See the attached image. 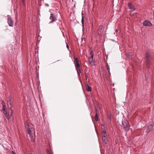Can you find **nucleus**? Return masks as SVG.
<instances>
[{
    "instance_id": "27",
    "label": "nucleus",
    "mask_w": 154,
    "mask_h": 154,
    "mask_svg": "<svg viewBox=\"0 0 154 154\" xmlns=\"http://www.w3.org/2000/svg\"><path fill=\"white\" fill-rule=\"evenodd\" d=\"M66 43V47L68 49L69 48V46H68V44H67V43Z\"/></svg>"
},
{
    "instance_id": "25",
    "label": "nucleus",
    "mask_w": 154,
    "mask_h": 154,
    "mask_svg": "<svg viewBox=\"0 0 154 154\" xmlns=\"http://www.w3.org/2000/svg\"><path fill=\"white\" fill-rule=\"evenodd\" d=\"M118 30L117 29H116V32L114 33L115 34H116V35L117 34V33H118Z\"/></svg>"
},
{
    "instance_id": "20",
    "label": "nucleus",
    "mask_w": 154,
    "mask_h": 154,
    "mask_svg": "<svg viewBox=\"0 0 154 154\" xmlns=\"http://www.w3.org/2000/svg\"><path fill=\"white\" fill-rule=\"evenodd\" d=\"M102 134H103V136H106V131H105V130H103L102 132Z\"/></svg>"
},
{
    "instance_id": "30",
    "label": "nucleus",
    "mask_w": 154,
    "mask_h": 154,
    "mask_svg": "<svg viewBox=\"0 0 154 154\" xmlns=\"http://www.w3.org/2000/svg\"><path fill=\"white\" fill-rule=\"evenodd\" d=\"M126 56H127V57H128V56H129V55L128 54H126Z\"/></svg>"
},
{
    "instance_id": "18",
    "label": "nucleus",
    "mask_w": 154,
    "mask_h": 154,
    "mask_svg": "<svg viewBox=\"0 0 154 154\" xmlns=\"http://www.w3.org/2000/svg\"><path fill=\"white\" fill-rule=\"evenodd\" d=\"M2 104L3 105V108H3L4 109H5V108H6V107H5V103L4 102V101H2Z\"/></svg>"
},
{
    "instance_id": "31",
    "label": "nucleus",
    "mask_w": 154,
    "mask_h": 154,
    "mask_svg": "<svg viewBox=\"0 0 154 154\" xmlns=\"http://www.w3.org/2000/svg\"><path fill=\"white\" fill-rule=\"evenodd\" d=\"M13 154H16L13 151Z\"/></svg>"
},
{
    "instance_id": "21",
    "label": "nucleus",
    "mask_w": 154,
    "mask_h": 154,
    "mask_svg": "<svg viewBox=\"0 0 154 154\" xmlns=\"http://www.w3.org/2000/svg\"><path fill=\"white\" fill-rule=\"evenodd\" d=\"M75 61L76 62V64H78V63H79V61L78 60V59L77 58H75Z\"/></svg>"
},
{
    "instance_id": "15",
    "label": "nucleus",
    "mask_w": 154,
    "mask_h": 154,
    "mask_svg": "<svg viewBox=\"0 0 154 154\" xmlns=\"http://www.w3.org/2000/svg\"><path fill=\"white\" fill-rule=\"evenodd\" d=\"M29 135V137H30V138H31V141L32 142H34V138L33 137V136L32 135V134Z\"/></svg>"
},
{
    "instance_id": "29",
    "label": "nucleus",
    "mask_w": 154,
    "mask_h": 154,
    "mask_svg": "<svg viewBox=\"0 0 154 154\" xmlns=\"http://www.w3.org/2000/svg\"><path fill=\"white\" fill-rule=\"evenodd\" d=\"M11 116H12V110H11Z\"/></svg>"
},
{
    "instance_id": "13",
    "label": "nucleus",
    "mask_w": 154,
    "mask_h": 154,
    "mask_svg": "<svg viewBox=\"0 0 154 154\" xmlns=\"http://www.w3.org/2000/svg\"><path fill=\"white\" fill-rule=\"evenodd\" d=\"M83 14L82 13V26H83L84 25V19L85 18V17L83 15Z\"/></svg>"
},
{
    "instance_id": "9",
    "label": "nucleus",
    "mask_w": 154,
    "mask_h": 154,
    "mask_svg": "<svg viewBox=\"0 0 154 154\" xmlns=\"http://www.w3.org/2000/svg\"><path fill=\"white\" fill-rule=\"evenodd\" d=\"M128 7L131 11L135 10L134 6L132 5V3L131 2L128 3Z\"/></svg>"
},
{
    "instance_id": "3",
    "label": "nucleus",
    "mask_w": 154,
    "mask_h": 154,
    "mask_svg": "<svg viewBox=\"0 0 154 154\" xmlns=\"http://www.w3.org/2000/svg\"><path fill=\"white\" fill-rule=\"evenodd\" d=\"M50 19L52 21L50 23H52L56 21L57 20L56 16L53 13H51L50 14Z\"/></svg>"
},
{
    "instance_id": "14",
    "label": "nucleus",
    "mask_w": 154,
    "mask_h": 154,
    "mask_svg": "<svg viewBox=\"0 0 154 154\" xmlns=\"http://www.w3.org/2000/svg\"><path fill=\"white\" fill-rule=\"evenodd\" d=\"M47 154H53V152L51 149H50V150H48V149H47Z\"/></svg>"
},
{
    "instance_id": "28",
    "label": "nucleus",
    "mask_w": 154,
    "mask_h": 154,
    "mask_svg": "<svg viewBox=\"0 0 154 154\" xmlns=\"http://www.w3.org/2000/svg\"><path fill=\"white\" fill-rule=\"evenodd\" d=\"M45 6H47V7H48L49 6V5L47 4H45Z\"/></svg>"
},
{
    "instance_id": "5",
    "label": "nucleus",
    "mask_w": 154,
    "mask_h": 154,
    "mask_svg": "<svg viewBox=\"0 0 154 154\" xmlns=\"http://www.w3.org/2000/svg\"><path fill=\"white\" fill-rule=\"evenodd\" d=\"M75 67L77 73L79 75V74L81 72L80 69V65L79 63L76 64L75 65Z\"/></svg>"
},
{
    "instance_id": "22",
    "label": "nucleus",
    "mask_w": 154,
    "mask_h": 154,
    "mask_svg": "<svg viewBox=\"0 0 154 154\" xmlns=\"http://www.w3.org/2000/svg\"><path fill=\"white\" fill-rule=\"evenodd\" d=\"M94 53L92 51H91L90 53V55H91V57H93Z\"/></svg>"
},
{
    "instance_id": "7",
    "label": "nucleus",
    "mask_w": 154,
    "mask_h": 154,
    "mask_svg": "<svg viewBox=\"0 0 154 154\" xmlns=\"http://www.w3.org/2000/svg\"><path fill=\"white\" fill-rule=\"evenodd\" d=\"M2 110L3 111V113L5 117L7 118L8 119H10V117L8 114L7 113V112L6 110V108H5V109H4L3 108H2Z\"/></svg>"
},
{
    "instance_id": "24",
    "label": "nucleus",
    "mask_w": 154,
    "mask_h": 154,
    "mask_svg": "<svg viewBox=\"0 0 154 154\" xmlns=\"http://www.w3.org/2000/svg\"><path fill=\"white\" fill-rule=\"evenodd\" d=\"M107 69L108 71L109 72V70H110V69H109V66L108 64H107Z\"/></svg>"
},
{
    "instance_id": "11",
    "label": "nucleus",
    "mask_w": 154,
    "mask_h": 154,
    "mask_svg": "<svg viewBox=\"0 0 154 154\" xmlns=\"http://www.w3.org/2000/svg\"><path fill=\"white\" fill-rule=\"evenodd\" d=\"M103 28V26L102 25H100L99 26V29H98V34H101L102 32H103V31L102 30V29Z\"/></svg>"
},
{
    "instance_id": "26",
    "label": "nucleus",
    "mask_w": 154,
    "mask_h": 154,
    "mask_svg": "<svg viewBox=\"0 0 154 154\" xmlns=\"http://www.w3.org/2000/svg\"><path fill=\"white\" fill-rule=\"evenodd\" d=\"M22 0V3H23V4H25V0Z\"/></svg>"
},
{
    "instance_id": "23",
    "label": "nucleus",
    "mask_w": 154,
    "mask_h": 154,
    "mask_svg": "<svg viewBox=\"0 0 154 154\" xmlns=\"http://www.w3.org/2000/svg\"><path fill=\"white\" fill-rule=\"evenodd\" d=\"M101 128H102V129L103 130H105V127L104 125L103 124H102L101 125Z\"/></svg>"
},
{
    "instance_id": "8",
    "label": "nucleus",
    "mask_w": 154,
    "mask_h": 154,
    "mask_svg": "<svg viewBox=\"0 0 154 154\" xmlns=\"http://www.w3.org/2000/svg\"><path fill=\"white\" fill-rule=\"evenodd\" d=\"M8 23L10 26H12L13 25V20L11 19V18H8Z\"/></svg>"
},
{
    "instance_id": "1",
    "label": "nucleus",
    "mask_w": 154,
    "mask_h": 154,
    "mask_svg": "<svg viewBox=\"0 0 154 154\" xmlns=\"http://www.w3.org/2000/svg\"><path fill=\"white\" fill-rule=\"evenodd\" d=\"M122 122L123 128L126 131H129L130 128L129 126H128L129 122L128 120L125 119H122Z\"/></svg>"
},
{
    "instance_id": "10",
    "label": "nucleus",
    "mask_w": 154,
    "mask_h": 154,
    "mask_svg": "<svg viewBox=\"0 0 154 154\" xmlns=\"http://www.w3.org/2000/svg\"><path fill=\"white\" fill-rule=\"evenodd\" d=\"M102 139L103 142L105 143H106L107 141V138L106 136H103L102 137Z\"/></svg>"
},
{
    "instance_id": "4",
    "label": "nucleus",
    "mask_w": 154,
    "mask_h": 154,
    "mask_svg": "<svg viewBox=\"0 0 154 154\" xmlns=\"http://www.w3.org/2000/svg\"><path fill=\"white\" fill-rule=\"evenodd\" d=\"M143 24L144 26H152V24L150 21L147 20H145Z\"/></svg>"
},
{
    "instance_id": "16",
    "label": "nucleus",
    "mask_w": 154,
    "mask_h": 154,
    "mask_svg": "<svg viewBox=\"0 0 154 154\" xmlns=\"http://www.w3.org/2000/svg\"><path fill=\"white\" fill-rule=\"evenodd\" d=\"M95 119L96 121H98L97 113H96V114L95 116Z\"/></svg>"
},
{
    "instance_id": "2",
    "label": "nucleus",
    "mask_w": 154,
    "mask_h": 154,
    "mask_svg": "<svg viewBox=\"0 0 154 154\" xmlns=\"http://www.w3.org/2000/svg\"><path fill=\"white\" fill-rule=\"evenodd\" d=\"M151 59L150 55L148 53H146V63L148 66L150 65L149 61Z\"/></svg>"
},
{
    "instance_id": "6",
    "label": "nucleus",
    "mask_w": 154,
    "mask_h": 154,
    "mask_svg": "<svg viewBox=\"0 0 154 154\" xmlns=\"http://www.w3.org/2000/svg\"><path fill=\"white\" fill-rule=\"evenodd\" d=\"M153 125H149L147 130L146 131V132L148 134L149 133L152 129Z\"/></svg>"
},
{
    "instance_id": "19",
    "label": "nucleus",
    "mask_w": 154,
    "mask_h": 154,
    "mask_svg": "<svg viewBox=\"0 0 154 154\" xmlns=\"http://www.w3.org/2000/svg\"><path fill=\"white\" fill-rule=\"evenodd\" d=\"M87 91H91V88L90 86H88L87 89Z\"/></svg>"
},
{
    "instance_id": "17",
    "label": "nucleus",
    "mask_w": 154,
    "mask_h": 154,
    "mask_svg": "<svg viewBox=\"0 0 154 154\" xmlns=\"http://www.w3.org/2000/svg\"><path fill=\"white\" fill-rule=\"evenodd\" d=\"M27 131L28 132V134L29 135L32 134V131H31V130L29 128H28L27 129Z\"/></svg>"
},
{
    "instance_id": "12",
    "label": "nucleus",
    "mask_w": 154,
    "mask_h": 154,
    "mask_svg": "<svg viewBox=\"0 0 154 154\" xmlns=\"http://www.w3.org/2000/svg\"><path fill=\"white\" fill-rule=\"evenodd\" d=\"M93 57H90L88 58V63L89 64H91L93 60Z\"/></svg>"
}]
</instances>
